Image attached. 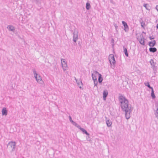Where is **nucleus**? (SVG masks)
Instances as JSON below:
<instances>
[{"label":"nucleus","mask_w":158,"mask_h":158,"mask_svg":"<svg viewBox=\"0 0 158 158\" xmlns=\"http://www.w3.org/2000/svg\"><path fill=\"white\" fill-rule=\"evenodd\" d=\"M118 100L123 111L125 112L126 118L128 119L131 117V113L132 111L131 105L129 106L128 100L121 94L119 96Z\"/></svg>","instance_id":"1"},{"label":"nucleus","mask_w":158,"mask_h":158,"mask_svg":"<svg viewBox=\"0 0 158 158\" xmlns=\"http://www.w3.org/2000/svg\"><path fill=\"white\" fill-rule=\"evenodd\" d=\"M109 60L110 64L111 65L112 63L113 64L112 66L114 68L115 65L116 61L113 54H111L109 55Z\"/></svg>","instance_id":"2"},{"label":"nucleus","mask_w":158,"mask_h":158,"mask_svg":"<svg viewBox=\"0 0 158 158\" xmlns=\"http://www.w3.org/2000/svg\"><path fill=\"white\" fill-rule=\"evenodd\" d=\"M33 72L34 77L37 82H38L41 81H42L41 77L39 75H38L36 73V71L34 70Z\"/></svg>","instance_id":"3"},{"label":"nucleus","mask_w":158,"mask_h":158,"mask_svg":"<svg viewBox=\"0 0 158 158\" xmlns=\"http://www.w3.org/2000/svg\"><path fill=\"white\" fill-rule=\"evenodd\" d=\"M61 63L64 71L66 70V68L67 67V65L66 62L64 59H61Z\"/></svg>","instance_id":"4"},{"label":"nucleus","mask_w":158,"mask_h":158,"mask_svg":"<svg viewBox=\"0 0 158 158\" xmlns=\"http://www.w3.org/2000/svg\"><path fill=\"white\" fill-rule=\"evenodd\" d=\"M73 40L75 42H76L78 39V32L76 30H74L73 33Z\"/></svg>","instance_id":"5"},{"label":"nucleus","mask_w":158,"mask_h":158,"mask_svg":"<svg viewBox=\"0 0 158 158\" xmlns=\"http://www.w3.org/2000/svg\"><path fill=\"white\" fill-rule=\"evenodd\" d=\"M8 145L9 146L12 148V151H13L15 150L16 146V143L15 142L12 141L8 143Z\"/></svg>","instance_id":"6"},{"label":"nucleus","mask_w":158,"mask_h":158,"mask_svg":"<svg viewBox=\"0 0 158 158\" xmlns=\"http://www.w3.org/2000/svg\"><path fill=\"white\" fill-rule=\"evenodd\" d=\"M122 23L124 27V30L125 32H127L129 31V28L127 23L124 21H122Z\"/></svg>","instance_id":"7"},{"label":"nucleus","mask_w":158,"mask_h":158,"mask_svg":"<svg viewBox=\"0 0 158 158\" xmlns=\"http://www.w3.org/2000/svg\"><path fill=\"white\" fill-rule=\"evenodd\" d=\"M99 73L96 71H94V73L92 74V79L94 81L97 80V77L98 75H99Z\"/></svg>","instance_id":"8"},{"label":"nucleus","mask_w":158,"mask_h":158,"mask_svg":"<svg viewBox=\"0 0 158 158\" xmlns=\"http://www.w3.org/2000/svg\"><path fill=\"white\" fill-rule=\"evenodd\" d=\"M108 94V92L107 90H104L103 93V97L104 100L105 101L106 99V98Z\"/></svg>","instance_id":"9"},{"label":"nucleus","mask_w":158,"mask_h":158,"mask_svg":"<svg viewBox=\"0 0 158 158\" xmlns=\"http://www.w3.org/2000/svg\"><path fill=\"white\" fill-rule=\"evenodd\" d=\"M7 28L9 29V31H11L14 32L15 30V27L12 25H8L7 27Z\"/></svg>","instance_id":"10"},{"label":"nucleus","mask_w":158,"mask_h":158,"mask_svg":"<svg viewBox=\"0 0 158 158\" xmlns=\"http://www.w3.org/2000/svg\"><path fill=\"white\" fill-rule=\"evenodd\" d=\"M2 115L6 116L7 115V111L5 107H4L2 110Z\"/></svg>","instance_id":"11"},{"label":"nucleus","mask_w":158,"mask_h":158,"mask_svg":"<svg viewBox=\"0 0 158 158\" xmlns=\"http://www.w3.org/2000/svg\"><path fill=\"white\" fill-rule=\"evenodd\" d=\"M148 44L150 47H154L156 45V42L155 40H153L152 41L149 42Z\"/></svg>","instance_id":"12"},{"label":"nucleus","mask_w":158,"mask_h":158,"mask_svg":"<svg viewBox=\"0 0 158 158\" xmlns=\"http://www.w3.org/2000/svg\"><path fill=\"white\" fill-rule=\"evenodd\" d=\"M107 118H106V123L108 127H110L111 126L112 124V122L109 119L107 120Z\"/></svg>","instance_id":"13"},{"label":"nucleus","mask_w":158,"mask_h":158,"mask_svg":"<svg viewBox=\"0 0 158 158\" xmlns=\"http://www.w3.org/2000/svg\"><path fill=\"white\" fill-rule=\"evenodd\" d=\"M140 23L141 24V27L143 28H144V26H145V23L143 21L142 19H140L139 20Z\"/></svg>","instance_id":"14"},{"label":"nucleus","mask_w":158,"mask_h":158,"mask_svg":"<svg viewBox=\"0 0 158 158\" xmlns=\"http://www.w3.org/2000/svg\"><path fill=\"white\" fill-rule=\"evenodd\" d=\"M149 50L150 52L154 53L157 51V49L155 47H150Z\"/></svg>","instance_id":"15"},{"label":"nucleus","mask_w":158,"mask_h":158,"mask_svg":"<svg viewBox=\"0 0 158 158\" xmlns=\"http://www.w3.org/2000/svg\"><path fill=\"white\" fill-rule=\"evenodd\" d=\"M123 52L125 55V56L128 57V53L127 52V50L126 48H125L124 46H123Z\"/></svg>","instance_id":"16"},{"label":"nucleus","mask_w":158,"mask_h":158,"mask_svg":"<svg viewBox=\"0 0 158 158\" xmlns=\"http://www.w3.org/2000/svg\"><path fill=\"white\" fill-rule=\"evenodd\" d=\"M103 80V78L101 74H99L98 81L99 83H101Z\"/></svg>","instance_id":"17"},{"label":"nucleus","mask_w":158,"mask_h":158,"mask_svg":"<svg viewBox=\"0 0 158 158\" xmlns=\"http://www.w3.org/2000/svg\"><path fill=\"white\" fill-rule=\"evenodd\" d=\"M80 129L82 131L83 133L86 134L87 136L89 135V134L88 133L87 131L84 128L81 127Z\"/></svg>","instance_id":"18"},{"label":"nucleus","mask_w":158,"mask_h":158,"mask_svg":"<svg viewBox=\"0 0 158 158\" xmlns=\"http://www.w3.org/2000/svg\"><path fill=\"white\" fill-rule=\"evenodd\" d=\"M143 6L146 9L149 10L151 9V7L148 4H145L143 5Z\"/></svg>","instance_id":"19"},{"label":"nucleus","mask_w":158,"mask_h":158,"mask_svg":"<svg viewBox=\"0 0 158 158\" xmlns=\"http://www.w3.org/2000/svg\"><path fill=\"white\" fill-rule=\"evenodd\" d=\"M139 43L142 45H144V39L140 38L139 40Z\"/></svg>","instance_id":"20"},{"label":"nucleus","mask_w":158,"mask_h":158,"mask_svg":"<svg viewBox=\"0 0 158 158\" xmlns=\"http://www.w3.org/2000/svg\"><path fill=\"white\" fill-rule=\"evenodd\" d=\"M75 80H76V83L79 86L80 85V84L81 85H82V81L81 80H78L77 79H76V78H75Z\"/></svg>","instance_id":"21"},{"label":"nucleus","mask_w":158,"mask_h":158,"mask_svg":"<svg viewBox=\"0 0 158 158\" xmlns=\"http://www.w3.org/2000/svg\"><path fill=\"white\" fill-rule=\"evenodd\" d=\"M151 96L153 99H154L156 98L153 89H152Z\"/></svg>","instance_id":"22"},{"label":"nucleus","mask_w":158,"mask_h":158,"mask_svg":"<svg viewBox=\"0 0 158 158\" xmlns=\"http://www.w3.org/2000/svg\"><path fill=\"white\" fill-rule=\"evenodd\" d=\"M90 7H91V6H90V3L89 2H87L86 4V9L87 10H89V9Z\"/></svg>","instance_id":"23"},{"label":"nucleus","mask_w":158,"mask_h":158,"mask_svg":"<svg viewBox=\"0 0 158 158\" xmlns=\"http://www.w3.org/2000/svg\"><path fill=\"white\" fill-rule=\"evenodd\" d=\"M74 126L77 127L79 129L81 127L78 124H77L76 122H74L73 123H72Z\"/></svg>","instance_id":"24"},{"label":"nucleus","mask_w":158,"mask_h":158,"mask_svg":"<svg viewBox=\"0 0 158 158\" xmlns=\"http://www.w3.org/2000/svg\"><path fill=\"white\" fill-rule=\"evenodd\" d=\"M145 84L146 86H147L148 88L151 89H152L153 88L152 87H151L149 84V82H147L146 83H145Z\"/></svg>","instance_id":"25"},{"label":"nucleus","mask_w":158,"mask_h":158,"mask_svg":"<svg viewBox=\"0 0 158 158\" xmlns=\"http://www.w3.org/2000/svg\"><path fill=\"white\" fill-rule=\"evenodd\" d=\"M155 114L156 117L158 118V107L157 108L156 112L155 113Z\"/></svg>","instance_id":"26"},{"label":"nucleus","mask_w":158,"mask_h":158,"mask_svg":"<svg viewBox=\"0 0 158 158\" xmlns=\"http://www.w3.org/2000/svg\"><path fill=\"white\" fill-rule=\"evenodd\" d=\"M114 40L113 38H112L111 40V45L113 47H114Z\"/></svg>","instance_id":"27"},{"label":"nucleus","mask_w":158,"mask_h":158,"mask_svg":"<svg viewBox=\"0 0 158 158\" xmlns=\"http://www.w3.org/2000/svg\"><path fill=\"white\" fill-rule=\"evenodd\" d=\"M150 62L152 66H154V62L153 60L152 59H151V60L150 61Z\"/></svg>","instance_id":"28"},{"label":"nucleus","mask_w":158,"mask_h":158,"mask_svg":"<svg viewBox=\"0 0 158 158\" xmlns=\"http://www.w3.org/2000/svg\"><path fill=\"white\" fill-rule=\"evenodd\" d=\"M69 120L72 123H73V122H74L73 121L72 119V118L71 117V116H69Z\"/></svg>","instance_id":"29"},{"label":"nucleus","mask_w":158,"mask_h":158,"mask_svg":"<svg viewBox=\"0 0 158 158\" xmlns=\"http://www.w3.org/2000/svg\"><path fill=\"white\" fill-rule=\"evenodd\" d=\"M94 81V86H96L98 85L97 80L96 81Z\"/></svg>","instance_id":"30"},{"label":"nucleus","mask_w":158,"mask_h":158,"mask_svg":"<svg viewBox=\"0 0 158 158\" xmlns=\"http://www.w3.org/2000/svg\"><path fill=\"white\" fill-rule=\"evenodd\" d=\"M87 140L88 141H90L91 140L90 137L89 136L86 137Z\"/></svg>","instance_id":"31"},{"label":"nucleus","mask_w":158,"mask_h":158,"mask_svg":"<svg viewBox=\"0 0 158 158\" xmlns=\"http://www.w3.org/2000/svg\"><path fill=\"white\" fill-rule=\"evenodd\" d=\"M114 26L115 27V29L116 31H117V30L118 29V26L116 24H114Z\"/></svg>","instance_id":"32"},{"label":"nucleus","mask_w":158,"mask_h":158,"mask_svg":"<svg viewBox=\"0 0 158 158\" xmlns=\"http://www.w3.org/2000/svg\"><path fill=\"white\" fill-rule=\"evenodd\" d=\"M140 38H142L143 39H144V37L143 35L142 34H141L140 35Z\"/></svg>","instance_id":"33"},{"label":"nucleus","mask_w":158,"mask_h":158,"mask_svg":"<svg viewBox=\"0 0 158 158\" xmlns=\"http://www.w3.org/2000/svg\"><path fill=\"white\" fill-rule=\"evenodd\" d=\"M149 38L150 40H152L154 39V37H153V36H152H152H150Z\"/></svg>","instance_id":"34"},{"label":"nucleus","mask_w":158,"mask_h":158,"mask_svg":"<svg viewBox=\"0 0 158 158\" xmlns=\"http://www.w3.org/2000/svg\"><path fill=\"white\" fill-rule=\"evenodd\" d=\"M156 9L158 11V5H157L156 7Z\"/></svg>","instance_id":"35"},{"label":"nucleus","mask_w":158,"mask_h":158,"mask_svg":"<svg viewBox=\"0 0 158 158\" xmlns=\"http://www.w3.org/2000/svg\"><path fill=\"white\" fill-rule=\"evenodd\" d=\"M156 27L157 29H158V23L157 24Z\"/></svg>","instance_id":"36"},{"label":"nucleus","mask_w":158,"mask_h":158,"mask_svg":"<svg viewBox=\"0 0 158 158\" xmlns=\"http://www.w3.org/2000/svg\"><path fill=\"white\" fill-rule=\"evenodd\" d=\"M143 33H144V34H145L146 33L144 31H143L142 34Z\"/></svg>","instance_id":"37"},{"label":"nucleus","mask_w":158,"mask_h":158,"mask_svg":"<svg viewBox=\"0 0 158 158\" xmlns=\"http://www.w3.org/2000/svg\"><path fill=\"white\" fill-rule=\"evenodd\" d=\"M36 2H37L38 1V0H34Z\"/></svg>","instance_id":"38"},{"label":"nucleus","mask_w":158,"mask_h":158,"mask_svg":"<svg viewBox=\"0 0 158 158\" xmlns=\"http://www.w3.org/2000/svg\"><path fill=\"white\" fill-rule=\"evenodd\" d=\"M79 88H80V89H81V86H79Z\"/></svg>","instance_id":"39"}]
</instances>
